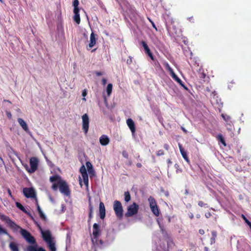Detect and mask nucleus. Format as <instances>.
Segmentation results:
<instances>
[{"label":"nucleus","mask_w":251,"mask_h":251,"mask_svg":"<svg viewBox=\"0 0 251 251\" xmlns=\"http://www.w3.org/2000/svg\"><path fill=\"white\" fill-rule=\"evenodd\" d=\"M50 181L53 183L51 186V189L53 191H56L58 188L60 192L66 196H70L71 190L67 182L62 179L61 177L58 175H54L50 177Z\"/></svg>","instance_id":"nucleus-1"},{"label":"nucleus","mask_w":251,"mask_h":251,"mask_svg":"<svg viewBox=\"0 0 251 251\" xmlns=\"http://www.w3.org/2000/svg\"><path fill=\"white\" fill-rule=\"evenodd\" d=\"M20 233L23 238L28 243L35 245H30L27 247L26 251H46L42 247H38L34 237L31 235L30 232L20 227Z\"/></svg>","instance_id":"nucleus-2"},{"label":"nucleus","mask_w":251,"mask_h":251,"mask_svg":"<svg viewBox=\"0 0 251 251\" xmlns=\"http://www.w3.org/2000/svg\"><path fill=\"white\" fill-rule=\"evenodd\" d=\"M20 233L23 238L28 243L35 245H30L27 247L26 251H46L42 247H38L34 237L31 235L30 232L20 227Z\"/></svg>","instance_id":"nucleus-3"},{"label":"nucleus","mask_w":251,"mask_h":251,"mask_svg":"<svg viewBox=\"0 0 251 251\" xmlns=\"http://www.w3.org/2000/svg\"><path fill=\"white\" fill-rule=\"evenodd\" d=\"M113 209L118 218L121 219L123 217V208L121 202L117 200L114 201Z\"/></svg>","instance_id":"nucleus-4"},{"label":"nucleus","mask_w":251,"mask_h":251,"mask_svg":"<svg viewBox=\"0 0 251 251\" xmlns=\"http://www.w3.org/2000/svg\"><path fill=\"white\" fill-rule=\"evenodd\" d=\"M0 219L2 221L5 222L8 226L15 231H18L19 229L20 228V226L17 225L14 222L12 221L8 216L6 215H0Z\"/></svg>","instance_id":"nucleus-5"},{"label":"nucleus","mask_w":251,"mask_h":251,"mask_svg":"<svg viewBox=\"0 0 251 251\" xmlns=\"http://www.w3.org/2000/svg\"><path fill=\"white\" fill-rule=\"evenodd\" d=\"M99 225L95 223L93 226V232L92 242L93 244H98V239L100 234V230Z\"/></svg>","instance_id":"nucleus-6"},{"label":"nucleus","mask_w":251,"mask_h":251,"mask_svg":"<svg viewBox=\"0 0 251 251\" xmlns=\"http://www.w3.org/2000/svg\"><path fill=\"white\" fill-rule=\"evenodd\" d=\"M138 209L139 205L136 203L133 202L127 207V211L125 214V217L128 218L136 214Z\"/></svg>","instance_id":"nucleus-7"},{"label":"nucleus","mask_w":251,"mask_h":251,"mask_svg":"<svg viewBox=\"0 0 251 251\" xmlns=\"http://www.w3.org/2000/svg\"><path fill=\"white\" fill-rule=\"evenodd\" d=\"M148 201L151 211L155 216H158L159 215L160 212L155 200L153 197L150 196L148 199Z\"/></svg>","instance_id":"nucleus-8"},{"label":"nucleus","mask_w":251,"mask_h":251,"mask_svg":"<svg viewBox=\"0 0 251 251\" xmlns=\"http://www.w3.org/2000/svg\"><path fill=\"white\" fill-rule=\"evenodd\" d=\"M39 160L35 157H32L29 160L30 168L27 170L28 172L32 174L34 173L37 169L38 166Z\"/></svg>","instance_id":"nucleus-9"},{"label":"nucleus","mask_w":251,"mask_h":251,"mask_svg":"<svg viewBox=\"0 0 251 251\" xmlns=\"http://www.w3.org/2000/svg\"><path fill=\"white\" fill-rule=\"evenodd\" d=\"M24 196L26 198H35L36 199V193L32 187H25L23 190Z\"/></svg>","instance_id":"nucleus-10"},{"label":"nucleus","mask_w":251,"mask_h":251,"mask_svg":"<svg viewBox=\"0 0 251 251\" xmlns=\"http://www.w3.org/2000/svg\"><path fill=\"white\" fill-rule=\"evenodd\" d=\"M79 172L81 174L84 183L86 187V189H87V190L88 191V184H89L88 176L87 173L86 169L84 165H82L80 167V168L79 169Z\"/></svg>","instance_id":"nucleus-11"},{"label":"nucleus","mask_w":251,"mask_h":251,"mask_svg":"<svg viewBox=\"0 0 251 251\" xmlns=\"http://www.w3.org/2000/svg\"><path fill=\"white\" fill-rule=\"evenodd\" d=\"M82 129L85 134L87 133L89 129V119L87 114H84L82 116Z\"/></svg>","instance_id":"nucleus-12"},{"label":"nucleus","mask_w":251,"mask_h":251,"mask_svg":"<svg viewBox=\"0 0 251 251\" xmlns=\"http://www.w3.org/2000/svg\"><path fill=\"white\" fill-rule=\"evenodd\" d=\"M39 228L40 229L42 235V237L44 241L47 243L52 241L51 235L49 230L44 231L41 227L38 225Z\"/></svg>","instance_id":"nucleus-13"},{"label":"nucleus","mask_w":251,"mask_h":251,"mask_svg":"<svg viewBox=\"0 0 251 251\" xmlns=\"http://www.w3.org/2000/svg\"><path fill=\"white\" fill-rule=\"evenodd\" d=\"M96 36L97 35L93 32L91 33L89 43L88 45L86 47V49L88 50H90L96 45L97 41Z\"/></svg>","instance_id":"nucleus-14"},{"label":"nucleus","mask_w":251,"mask_h":251,"mask_svg":"<svg viewBox=\"0 0 251 251\" xmlns=\"http://www.w3.org/2000/svg\"><path fill=\"white\" fill-rule=\"evenodd\" d=\"M141 44L142 45L143 47L144 48L145 53L150 57V58L152 60H154V56H153L152 53H151V50H150L149 47H148L147 44L146 43V42L144 41H142L141 42Z\"/></svg>","instance_id":"nucleus-15"},{"label":"nucleus","mask_w":251,"mask_h":251,"mask_svg":"<svg viewBox=\"0 0 251 251\" xmlns=\"http://www.w3.org/2000/svg\"><path fill=\"white\" fill-rule=\"evenodd\" d=\"M171 76L174 80L176 81L185 90H188V88L184 85L182 81L177 76V75L175 73V72L173 74H172Z\"/></svg>","instance_id":"nucleus-16"},{"label":"nucleus","mask_w":251,"mask_h":251,"mask_svg":"<svg viewBox=\"0 0 251 251\" xmlns=\"http://www.w3.org/2000/svg\"><path fill=\"white\" fill-rule=\"evenodd\" d=\"M126 124H127L128 127L130 129V130L132 132V134H134L135 132L136 129H135V124H134V122H133V121L131 119L129 118L126 120Z\"/></svg>","instance_id":"nucleus-17"},{"label":"nucleus","mask_w":251,"mask_h":251,"mask_svg":"<svg viewBox=\"0 0 251 251\" xmlns=\"http://www.w3.org/2000/svg\"><path fill=\"white\" fill-rule=\"evenodd\" d=\"M100 217L101 219H103L105 217V208L102 202H100L99 205Z\"/></svg>","instance_id":"nucleus-18"},{"label":"nucleus","mask_w":251,"mask_h":251,"mask_svg":"<svg viewBox=\"0 0 251 251\" xmlns=\"http://www.w3.org/2000/svg\"><path fill=\"white\" fill-rule=\"evenodd\" d=\"M178 146H179V150H180V152L182 156V157H183V158L184 159V160L188 163V164H190V161L187 156V152L186 151L184 150V149L182 148V146L181 144H178Z\"/></svg>","instance_id":"nucleus-19"},{"label":"nucleus","mask_w":251,"mask_h":251,"mask_svg":"<svg viewBox=\"0 0 251 251\" xmlns=\"http://www.w3.org/2000/svg\"><path fill=\"white\" fill-rule=\"evenodd\" d=\"M109 141H110L109 138L105 135H102L100 138V142L102 146H106L108 145L109 143Z\"/></svg>","instance_id":"nucleus-20"},{"label":"nucleus","mask_w":251,"mask_h":251,"mask_svg":"<svg viewBox=\"0 0 251 251\" xmlns=\"http://www.w3.org/2000/svg\"><path fill=\"white\" fill-rule=\"evenodd\" d=\"M18 122L20 125L21 126L22 128L25 131H27L28 130V126L25 123V122L22 118H18Z\"/></svg>","instance_id":"nucleus-21"},{"label":"nucleus","mask_w":251,"mask_h":251,"mask_svg":"<svg viewBox=\"0 0 251 251\" xmlns=\"http://www.w3.org/2000/svg\"><path fill=\"white\" fill-rule=\"evenodd\" d=\"M9 246L11 251H19L18 245L14 242H10Z\"/></svg>","instance_id":"nucleus-22"},{"label":"nucleus","mask_w":251,"mask_h":251,"mask_svg":"<svg viewBox=\"0 0 251 251\" xmlns=\"http://www.w3.org/2000/svg\"><path fill=\"white\" fill-rule=\"evenodd\" d=\"M16 206L19 208L21 211H22L25 213L27 215L31 216V214L27 211V210L25 209V208L24 207V206L20 202H16Z\"/></svg>","instance_id":"nucleus-23"},{"label":"nucleus","mask_w":251,"mask_h":251,"mask_svg":"<svg viewBox=\"0 0 251 251\" xmlns=\"http://www.w3.org/2000/svg\"><path fill=\"white\" fill-rule=\"evenodd\" d=\"M216 138L217 140L221 142L225 147L226 146V141L223 137V135L221 134H219L216 136Z\"/></svg>","instance_id":"nucleus-24"},{"label":"nucleus","mask_w":251,"mask_h":251,"mask_svg":"<svg viewBox=\"0 0 251 251\" xmlns=\"http://www.w3.org/2000/svg\"><path fill=\"white\" fill-rule=\"evenodd\" d=\"M86 165L89 173L90 174H93L94 173V171L93 169V166L91 163L89 161H87L86 163Z\"/></svg>","instance_id":"nucleus-25"},{"label":"nucleus","mask_w":251,"mask_h":251,"mask_svg":"<svg viewBox=\"0 0 251 251\" xmlns=\"http://www.w3.org/2000/svg\"><path fill=\"white\" fill-rule=\"evenodd\" d=\"M212 237L210 238V243L211 244H214L215 242V240L217 236V232L216 231H212L211 232Z\"/></svg>","instance_id":"nucleus-26"},{"label":"nucleus","mask_w":251,"mask_h":251,"mask_svg":"<svg viewBox=\"0 0 251 251\" xmlns=\"http://www.w3.org/2000/svg\"><path fill=\"white\" fill-rule=\"evenodd\" d=\"M49 249L50 251H56V249L54 243L53 241H50V242L47 243Z\"/></svg>","instance_id":"nucleus-27"},{"label":"nucleus","mask_w":251,"mask_h":251,"mask_svg":"<svg viewBox=\"0 0 251 251\" xmlns=\"http://www.w3.org/2000/svg\"><path fill=\"white\" fill-rule=\"evenodd\" d=\"M164 65L165 66L166 69L169 72L170 75L174 73L173 69L170 67L168 62H165Z\"/></svg>","instance_id":"nucleus-28"},{"label":"nucleus","mask_w":251,"mask_h":251,"mask_svg":"<svg viewBox=\"0 0 251 251\" xmlns=\"http://www.w3.org/2000/svg\"><path fill=\"white\" fill-rule=\"evenodd\" d=\"M124 196L125 201L126 202H127L131 200L130 194L128 191L125 192L124 193Z\"/></svg>","instance_id":"nucleus-29"},{"label":"nucleus","mask_w":251,"mask_h":251,"mask_svg":"<svg viewBox=\"0 0 251 251\" xmlns=\"http://www.w3.org/2000/svg\"><path fill=\"white\" fill-rule=\"evenodd\" d=\"M112 87H113V86L111 83H109L107 85V86L106 88V92H107L108 96H109L111 95V94L112 93Z\"/></svg>","instance_id":"nucleus-30"},{"label":"nucleus","mask_w":251,"mask_h":251,"mask_svg":"<svg viewBox=\"0 0 251 251\" xmlns=\"http://www.w3.org/2000/svg\"><path fill=\"white\" fill-rule=\"evenodd\" d=\"M74 20L77 24H79L80 22L79 14L75 15L74 16Z\"/></svg>","instance_id":"nucleus-31"},{"label":"nucleus","mask_w":251,"mask_h":251,"mask_svg":"<svg viewBox=\"0 0 251 251\" xmlns=\"http://www.w3.org/2000/svg\"><path fill=\"white\" fill-rule=\"evenodd\" d=\"M201 69H200L199 70V77L200 78L202 79H204L205 77V76H206V75L203 72V71H202V72H201Z\"/></svg>","instance_id":"nucleus-32"},{"label":"nucleus","mask_w":251,"mask_h":251,"mask_svg":"<svg viewBox=\"0 0 251 251\" xmlns=\"http://www.w3.org/2000/svg\"><path fill=\"white\" fill-rule=\"evenodd\" d=\"M198 205L200 207H208V205L207 203H204L202 201H199L198 202Z\"/></svg>","instance_id":"nucleus-33"},{"label":"nucleus","mask_w":251,"mask_h":251,"mask_svg":"<svg viewBox=\"0 0 251 251\" xmlns=\"http://www.w3.org/2000/svg\"><path fill=\"white\" fill-rule=\"evenodd\" d=\"M242 218L245 221V223L248 225L250 226L251 225V223L247 219L245 216L243 214L242 215Z\"/></svg>","instance_id":"nucleus-34"},{"label":"nucleus","mask_w":251,"mask_h":251,"mask_svg":"<svg viewBox=\"0 0 251 251\" xmlns=\"http://www.w3.org/2000/svg\"><path fill=\"white\" fill-rule=\"evenodd\" d=\"M0 234H7V232L6 230L4 229L3 228H2L0 226Z\"/></svg>","instance_id":"nucleus-35"},{"label":"nucleus","mask_w":251,"mask_h":251,"mask_svg":"<svg viewBox=\"0 0 251 251\" xmlns=\"http://www.w3.org/2000/svg\"><path fill=\"white\" fill-rule=\"evenodd\" d=\"M39 214L40 217L41 219H42L44 220H45L46 219V216L43 212L42 210L41 211H40V212H39Z\"/></svg>","instance_id":"nucleus-36"},{"label":"nucleus","mask_w":251,"mask_h":251,"mask_svg":"<svg viewBox=\"0 0 251 251\" xmlns=\"http://www.w3.org/2000/svg\"><path fill=\"white\" fill-rule=\"evenodd\" d=\"M89 213H93V206L92 203L89 204Z\"/></svg>","instance_id":"nucleus-37"},{"label":"nucleus","mask_w":251,"mask_h":251,"mask_svg":"<svg viewBox=\"0 0 251 251\" xmlns=\"http://www.w3.org/2000/svg\"><path fill=\"white\" fill-rule=\"evenodd\" d=\"M73 4L74 7H78V6L79 5L78 0H74Z\"/></svg>","instance_id":"nucleus-38"},{"label":"nucleus","mask_w":251,"mask_h":251,"mask_svg":"<svg viewBox=\"0 0 251 251\" xmlns=\"http://www.w3.org/2000/svg\"><path fill=\"white\" fill-rule=\"evenodd\" d=\"M132 63V58L131 56H129L128 58L126 60V64L128 65H130Z\"/></svg>","instance_id":"nucleus-39"},{"label":"nucleus","mask_w":251,"mask_h":251,"mask_svg":"<svg viewBox=\"0 0 251 251\" xmlns=\"http://www.w3.org/2000/svg\"><path fill=\"white\" fill-rule=\"evenodd\" d=\"M164 154V152L163 150H159L157 152H156V155L157 156H161V155H163Z\"/></svg>","instance_id":"nucleus-40"},{"label":"nucleus","mask_w":251,"mask_h":251,"mask_svg":"<svg viewBox=\"0 0 251 251\" xmlns=\"http://www.w3.org/2000/svg\"><path fill=\"white\" fill-rule=\"evenodd\" d=\"M122 155L124 157H125L126 159H127L128 157V153H127V152L126 151H122Z\"/></svg>","instance_id":"nucleus-41"},{"label":"nucleus","mask_w":251,"mask_h":251,"mask_svg":"<svg viewBox=\"0 0 251 251\" xmlns=\"http://www.w3.org/2000/svg\"><path fill=\"white\" fill-rule=\"evenodd\" d=\"M74 13L75 15L79 14V9L78 7H74Z\"/></svg>","instance_id":"nucleus-42"},{"label":"nucleus","mask_w":251,"mask_h":251,"mask_svg":"<svg viewBox=\"0 0 251 251\" xmlns=\"http://www.w3.org/2000/svg\"><path fill=\"white\" fill-rule=\"evenodd\" d=\"M148 19L150 21V22L151 23V25H152V27L157 31V27H156L154 22L151 21L150 18H148Z\"/></svg>","instance_id":"nucleus-43"},{"label":"nucleus","mask_w":251,"mask_h":251,"mask_svg":"<svg viewBox=\"0 0 251 251\" xmlns=\"http://www.w3.org/2000/svg\"><path fill=\"white\" fill-rule=\"evenodd\" d=\"M36 206H37V211H38V212L39 213V212H40V211H41L42 210H41V208H40V206H39V205L38 204V202L37 199H36Z\"/></svg>","instance_id":"nucleus-44"},{"label":"nucleus","mask_w":251,"mask_h":251,"mask_svg":"<svg viewBox=\"0 0 251 251\" xmlns=\"http://www.w3.org/2000/svg\"><path fill=\"white\" fill-rule=\"evenodd\" d=\"M212 216V213H211L210 212H208L205 213V216L206 218H209Z\"/></svg>","instance_id":"nucleus-45"},{"label":"nucleus","mask_w":251,"mask_h":251,"mask_svg":"<svg viewBox=\"0 0 251 251\" xmlns=\"http://www.w3.org/2000/svg\"><path fill=\"white\" fill-rule=\"evenodd\" d=\"M102 84L103 85H105L106 84L107 82V79L105 78H103L101 80Z\"/></svg>","instance_id":"nucleus-46"},{"label":"nucleus","mask_w":251,"mask_h":251,"mask_svg":"<svg viewBox=\"0 0 251 251\" xmlns=\"http://www.w3.org/2000/svg\"><path fill=\"white\" fill-rule=\"evenodd\" d=\"M7 192H8V193L9 196L11 198L13 199V196H12V193H11V190H10V189H9V188H8V189H7Z\"/></svg>","instance_id":"nucleus-47"},{"label":"nucleus","mask_w":251,"mask_h":251,"mask_svg":"<svg viewBox=\"0 0 251 251\" xmlns=\"http://www.w3.org/2000/svg\"><path fill=\"white\" fill-rule=\"evenodd\" d=\"M163 147H164V148L166 150H167V151L169 150V145L168 144H165L164 145V146H163Z\"/></svg>","instance_id":"nucleus-48"},{"label":"nucleus","mask_w":251,"mask_h":251,"mask_svg":"<svg viewBox=\"0 0 251 251\" xmlns=\"http://www.w3.org/2000/svg\"><path fill=\"white\" fill-rule=\"evenodd\" d=\"M103 244V241L101 240H99L98 239V244H95L96 245H102Z\"/></svg>","instance_id":"nucleus-49"},{"label":"nucleus","mask_w":251,"mask_h":251,"mask_svg":"<svg viewBox=\"0 0 251 251\" xmlns=\"http://www.w3.org/2000/svg\"><path fill=\"white\" fill-rule=\"evenodd\" d=\"M189 217L190 219H193L194 218V214L192 213H190L189 214Z\"/></svg>","instance_id":"nucleus-50"},{"label":"nucleus","mask_w":251,"mask_h":251,"mask_svg":"<svg viewBox=\"0 0 251 251\" xmlns=\"http://www.w3.org/2000/svg\"><path fill=\"white\" fill-rule=\"evenodd\" d=\"M87 95V92H86V91L85 90H83L82 93V95L83 97H85Z\"/></svg>","instance_id":"nucleus-51"},{"label":"nucleus","mask_w":251,"mask_h":251,"mask_svg":"<svg viewBox=\"0 0 251 251\" xmlns=\"http://www.w3.org/2000/svg\"><path fill=\"white\" fill-rule=\"evenodd\" d=\"M96 74L98 76H100L102 75V73L100 72H96Z\"/></svg>","instance_id":"nucleus-52"},{"label":"nucleus","mask_w":251,"mask_h":251,"mask_svg":"<svg viewBox=\"0 0 251 251\" xmlns=\"http://www.w3.org/2000/svg\"><path fill=\"white\" fill-rule=\"evenodd\" d=\"M88 198L89 204L92 203L91 198V197L89 194H88Z\"/></svg>","instance_id":"nucleus-53"},{"label":"nucleus","mask_w":251,"mask_h":251,"mask_svg":"<svg viewBox=\"0 0 251 251\" xmlns=\"http://www.w3.org/2000/svg\"><path fill=\"white\" fill-rule=\"evenodd\" d=\"M199 233L201 234L202 235V234H203L204 233V230L203 229H200L199 230Z\"/></svg>","instance_id":"nucleus-54"},{"label":"nucleus","mask_w":251,"mask_h":251,"mask_svg":"<svg viewBox=\"0 0 251 251\" xmlns=\"http://www.w3.org/2000/svg\"><path fill=\"white\" fill-rule=\"evenodd\" d=\"M93 217V213H89V220H91V219Z\"/></svg>","instance_id":"nucleus-55"},{"label":"nucleus","mask_w":251,"mask_h":251,"mask_svg":"<svg viewBox=\"0 0 251 251\" xmlns=\"http://www.w3.org/2000/svg\"><path fill=\"white\" fill-rule=\"evenodd\" d=\"M142 164L140 163H137L136 164V166L138 167V168H141L142 167Z\"/></svg>","instance_id":"nucleus-56"},{"label":"nucleus","mask_w":251,"mask_h":251,"mask_svg":"<svg viewBox=\"0 0 251 251\" xmlns=\"http://www.w3.org/2000/svg\"><path fill=\"white\" fill-rule=\"evenodd\" d=\"M120 5H121V2H122L124 0H115Z\"/></svg>","instance_id":"nucleus-57"},{"label":"nucleus","mask_w":251,"mask_h":251,"mask_svg":"<svg viewBox=\"0 0 251 251\" xmlns=\"http://www.w3.org/2000/svg\"><path fill=\"white\" fill-rule=\"evenodd\" d=\"M7 117L9 118H11V117H12V115H11V114L10 113V112H8L7 113Z\"/></svg>","instance_id":"nucleus-58"},{"label":"nucleus","mask_w":251,"mask_h":251,"mask_svg":"<svg viewBox=\"0 0 251 251\" xmlns=\"http://www.w3.org/2000/svg\"><path fill=\"white\" fill-rule=\"evenodd\" d=\"M167 161L168 164H171L172 163V161L170 159H167Z\"/></svg>","instance_id":"nucleus-59"},{"label":"nucleus","mask_w":251,"mask_h":251,"mask_svg":"<svg viewBox=\"0 0 251 251\" xmlns=\"http://www.w3.org/2000/svg\"><path fill=\"white\" fill-rule=\"evenodd\" d=\"M188 19L190 22H193L194 18L193 16L189 17Z\"/></svg>","instance_id":"nucleus-60"},{"label":"nucleus","mask_w":251,"mask_h":251,"mask_svg":"<svg viewBox=\"0 0 251 251\" xmlns=\"http://www.w3.org/2000/svg\"><path fill=\"white\" fill-rule=\"evenodd\" d=\"M222 117H223L224 119L225 120V121H227V119L229 118L228 117H227V119L226 118V117L223 115L222 114Z\"/></svg>","instance_id":"nucleus-61"},{"label":"nucleus","mask_w":251,"mask_h":251,"mask_svg":"<svg viewBox=\"0 0 251 251\" xmlns=\"http://www.w3.org/2000/svg\"><path fill=\"white\" fill-rule=\"evenodd\" d=\"M181 129H182V130H183L184 132H185V133H186V132H187V130H186L184 127H181Z\"/></svg>","instance_id":"nucleus-62"},{"label":"nucleus","mask_w":251,"mask_h":251,"mask_svg":"<svg viewBox=\"0 0 251 251\" xmlns=\"http://www.w3.org/2000/svg\"><path fill=\"white\" fill-rule=\"evenodd\" d=\"M204 251H209L208 248L206 247H204Z\"/></svg>","instance_id":"nucleus-63"},{"label":"nucleus","mask_w":251,"mask_h":251,"mask_svg":"<svg viewBox=\"0 0 251 251\" xmlns=\"http://www.w3.org/2000/svg\"><path fill=\"white\" fill-rule=\"evenodd\" d=\"M196 217L198 219H199L200 217H201V215L200 214H197L196 215Z\"/></svg>","instance_id":"nucleus-64"}]
</instances>
